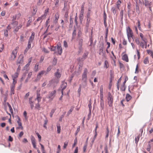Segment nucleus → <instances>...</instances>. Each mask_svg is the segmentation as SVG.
Here are the masks:
<instances>
[{"label":"nucleus","instance_id":"24","mask_svg":"<svg viewBox=\"0 0 153 153\" xmlns=\"http://www.w3.org/2000/svg\"><path fill=\"white\" fill-rule=\"evenodd\" d=\"M136 12L137 13L139 14L140 13V11L139 7L138 5V3H136Z\"/></svg>","mask_w":153,"mask_h":153},{"label":"nucleus","instance_id":"64","mask_svg":"<svg viewBox=\"0 0 153 153\" xmlns=\"http://www.w3.org/2000/svg\"><path fill=\"white\" fill-rule=\"evenodd\" d=\"M34 37L30 36L29 39L28 41L32 42L34 39Z\"/></svg>","mask_w":153,"mask_h":153},{"label":"nucleus","instance_id":"43","mask_svg":"<svg viewBox=\"0 0 153 153\" xmlns=\"http://www.w3.org/2000/svg\"><path fill=\"white\" fill-rule=\"evenodd\" d=\"M57 132L58 134H59L60 132V125H57Z\"/></svg>","mask_w":153,"mask_h":153},{"label":"nucleus","instance_id":"17","mask_svg":"<svg viewBox=\"0 0 153 153\" xmlns=\"http://www.w3.org/2000/svg\"><path fill=\"white\" fill-rule=\"evenodd\" d=\"M23 57L22 55H20L19 56L18 59L17 60V62L19 64H21L23 62Z\"/></svg>","mask_w":153,"mask_h":153},{"label":"nucleus","instance_id":"62","mask_svg":"<svg viewBox=\"0 0 153 153\" xmlns=\"http://www.w3.org/2000/svg\"><path fill=\"white\" fill-rule=\"evenodd\" d=\"M42 0H38V1L37 3V4L39 6L42 4Z\"/></svg>","mask_w":153,"mask_h":153},{"label":"nucleus","instance_id":"30","mask_svg":"<svg viewBox=\"0 0 153 153\" xmlns=\"http://www.w3.org/2000/svg\"><path fill=\"white\" fill-rule=\"evenodd\" d=\"M7 105L9 107L10 111V112L11 114H12L13 113V109H12V108L11 107V105L8 102H7Z\"/></svg>","mask_w":153,"mask_h":153},{"label":"nucleus","instance_id":"37","mask_svg":"<svg viewBox=\"0 0 153 153\" xmlns=\"http://www.w3.org/2000/svg\"><path fill=\"white\" fill-rule=\"evenodd\" d=\"M74 107H71L70 110L68 111L67 115L68 116L71 113L72 111L73 110Z\"/></svg>","mask_w":153,"mask_h":153},{"label":"nucleus","instance_id":"52","mask_svg":"<svg viewBox=\"0 0 153 153\" xmlns=\"http://www.w3.org/2000/svg\"><path fill=\"white\" fill-rule=\"evenodd\" d=\"M81 88L82 86L80 84L79 85V87L78 90V92L79 94V95H80V92L81 91Z\"/></svg>","mask_w":153,"mask_h":153},{"label":"nucleus","instance_id":"27","mask_svg":"<svg viewBox=\"0 0 153 153\" xmlns=\"http://www.w3.org/2000/svg\"><path fill=\"white\" fill-rule=\"evenodd\" d=\"M131 98V97L129 94H126V99L127 101H128Z\"/></svg>","mask_w":153,"mask_h":153},{"label":"nucleus","instance_id":"60","mask_svg":"<svg viewBox=\"0 0 153 153\" xmlns=\"http://www.w3.org/2000/svg\"><path fill=\"white\" fill-rule=\"evenodd\" d=\"M24 134V132L23 131H21L20 132L18 135V138L21 137H22Z\"/></svg>","mask_w":153,"mask_h":153},{"label":"nucleus","instance_id":"61","mask_svg":"<svg viewBox=\"0 0 153 153\" xmlns=\"http://www.w3.org/2000/svg\"><path fill=\"white\" fill-rule=\"evenodd\" d=\"M31 42H32L29 41L28 42L27 47L28 48V49L30 48L31 47Z\"/></svg>","mask_w":153,"mask_h":153},{"label":"nucleus","instance_id":"50","mask_svg":"<svg viewBox=\"0 0 153 153\" xmlns=\"http://www.w3.org/2000/svg\"><path fill=\"white\" fill-rule=\"evenodd\" d=\"M59 0H55V5L56 7H57L59 6Z\"/></svg>","mask_w":153,"mask_h":153},{"label":"nucleus","instance_id":"23","mask_svg":"<svg viewBox=\"0 0 153 153\" xmlns=\"http://www.w3.org/2000/svg\"><path fill=\"white\" fill-rule=\"evenodd\" d=\"M145 5L146 6H150L151 5V2L145 0Z\"/></svg>","mask_w":153,"mask_h":153},{"label":"nucleus","instance_id":"36","mask_svg":"<svg viewBox=\"0 0 153 153\" xmlns=\"http://www.w3.org/2000/svg\"><path fill=\"white\" fill-rule=\"evenodd\" d=\"M120 15L121 17V20H123V10H121L120 12Z\"/></svg>","mask_w":153,"mask_h":153},{"label":"nucleus","instance_id":"29","mask_svg":"<svg viewBox=\"0 0 153 153\" xmlns=\"http://www.w3.org/2000/svg\"><path fill=\"white\" fill-rule=\"evenodd\" d=\"M109 65L108 62L107 60H105L104 62V67L107 68L109 67Z\"/></svg>","mask_w":153,"mask_h":153},{"label":"nucleus","instance_id":"38","mask_svg":"<svg viewBox=\"0 0 153 153\" xmlns=\"http://www.w3.org/2000/svg\"><path fill=\"white\" fill-rule=\"evenodd\" d=\"M140 139L139 135L135 137V143L137 144Z\"/></svg>","mask_w":153,"mask_h":153},{"label":"nucleus","instance_id":"44","mask_svg":"<svg viewBox=\"0 0 153 153\" xmlns=\"http://www.w3.org/2000/svg\"><path fill=\"white\" fill-rule=\"evenodd\" d=\"M144 63L146 64L149 63L148 57H146L144 60Z\"/></svg>","mask_w":153,"mask_h":153},{"label":"nucleus","instance_id":"32","mask_svg":"<svg viewBox=\"0 0 153 153\" xmlns=\"http://www.w3.org/2000/svg\"><path fill=\"white\" fill-rule=\"evenodd\" d=\"M76 34V31L75 28H74L73 30V32L72 34V39H73L74 38Z\"/></svg>","mask_w":153,"mask_h":153},{"label":"nucleus","instance_id":"57","mask_svg":"<svg viewBox=\"0 0 153 153\" xmlns=\"http://www.w3.org/2000/svg\"><path fill=\"white\" fill-rule=\"evenodd\" d=\"M24 38V36L23 34H22L20 36V40L21 41L23 42L24 41L23 39Z\"/></svg>","mask_w":153,"mask_h":153},{"label":"nucleus","instance_id":"18","mask_svg":"<svg viewBox=\"0 0 153 153\" xmlns=\"http://www.w3.org/2000/svg\"><path fill=\"white\" fill-rule=\"evenodd\" d=\"M55 19L54 20V22L55 24H56L57 23V21L58 19L59 18V15L58 13H56L55 15Z\"/></svg>","mask_w":153,"mask_h":153},{"label":"nucleus","instance_id":"13","mask_svg":"<svg viewBox=\"0 0 153 153\" xmlns=\"http://www.w3.org/2000/svg\"><path fill=\"white\" fill-rule=\"evenodd\" d=\"M32 97H31L29 98V103L30 104V108L31 110L33 109L34 105V102L32 100Z\"/></svg>","mask_w":153,"mask_h":153},{"label":"nucleus","instance_id":"53","mask_svg":"<svg viewBox=\"0 0 153 153\" xmlns=\"http://www.w3.org/2000/svg\"><path fill=\"white\" fill-rule=\"evenodd\" d=\"M32 20L30 19L29 20H28L27 22L26 26L27 27L29 26L30 25V24Z\"/></svg>","mask_w":153,"mask_h":153},{"label":"nucleus","instance_id":"51","mask_svg":"<svg viewBox=\"0 0 153 153\" xmlns=\"http://www.w3.org/2000/svg\"><path fill=\"white\" fill-rule=\"evenodd\" d=\"M48 122V120H47L46 119L45 120L44 123V124L43 126H44V128H45L46 129L47 128L46 125L47 124Z\"/></svg>","mask_w":153,"mask_h":153},{"label":"nucleus","instance_id":"11","mask_svg":"<svg viewBox=\"0 0 153 153\" xmlns=\"http://www.w3.org/2000/svg\"><path fill=\"white\" fill-rule=\"evenodd\" d=\"M67 86V84L65 81H63L62 82V84L61 85V87L62 88L61 90V93L63 92L64 90L66 88Z\"/></svg>","mask_w":153,"mask_h":153},{"label":"nucleus","instance_id":"41","mask_svg":"<svg viewBox=\"0 0 153 153\" xmlns=\"http://www.w3.org/2000/svg\"><path fill=\"white\" fill-rule=\"evenodd\" d=\"M131 10H131V9H128V17H130L131 15Z\"/></svg>","mask_w":153,"mask_h":153},{"label":"nucleus","instance_id":"4","mask_svg":"<svg viewBox=\"0 0 153 153\" xmlns=\"http://www.w3.org/2000/svg\"><path fill=\"white\" fill-rule=\"evenodd\" d=\"M88 54V52L87 51H85L82 58L79 57L78 58L77 60L78 61L79 63L81 61H83L87 57Z\"/></svg>","mask_w":153,"mask_h":153},{"label":"nucleus","instance_id":"48","mask_svg":"<svg viewBox=\"0 0 153 153\" xmlns=\"http://www.w3.org/2000/svg\"><path fill=\"white\" fill-rule=\"evenodd\" d=\"M57 48V46H56L55 47L52 46V47L50 48L49 49H50L51 51H55Z\"/></svg>","mask_w":153,"mask_h":153},{"label":"nucleus","instance_id":"1","mask_svg":"<svg viewBox=\"0 0 153 153\" xmlns=\"http://www.w3.org/2000/svg\"><path fill=\"white\" fill-rule=\"evenodd\" d=\"M107 100L109 106L110 107H112L113 106L114 98L110 92H108Z\"/></svg>","mask_w":153,"mask_h":153},{"label":"nucleus","instance_id":"20","mask_svg":"<svg viewBox=\"0 0 153 153\" xmlns=\"http://www.w3.org/2000/svg\"><path fill=\"white\" fill-rule=\"evenodd\" d=\"M122 59L123 60L125 61L126 62H128V59L127 54H125L122 57Z\"/></svg>","mask_w":153,"mask_h":153},{"label":"nucleus","instance_id":"63","mask_svg":"<svg viewBox=\"0 0 153 153\" xmlns=\"http://www.w3.org/2000/svg\"><path fill=\"white\" fill-rule=\"evenodd\" d=\"M135 41L136 44L138 45L140 44V41L138 38H136L135 39Z\"/></svg>","mask_w":153,"mask_h":153},{"label":"nucleus","instance_id":"10","mask_svg":"<svg viewBox=\"0 0 153 153\" xmlns=\"http://www.w3.org/2000/svg\"><path fill=\"white\" fill-rule=\"evenodd\" d=\"M16 81L14 82V79H13V83L11 84V86H10V92H11V94H13L14 93V88H15V84L16 83Z\"/></svg>","mask_w":153,"mask_h":153},{"label":"nucleus","instance_id":"12","mask_svg":"<svg viewBox=\"0 0 153 153\" xmlns=\"http://www.w3.org/2000/svg\"><path fill=\"white\" fill-rule=\"evenodd\" d=\"M31 140L33 148L35 149H37L36 145L35 139L34 137L32 135H31Z\"/></svg>","mask_w":153,"mask_h":153},{"label":"nucleus","instance_id":"5","mask_svg":"<svg viewBox=\"0 0 153 153\" xmlns=\"http://www.w3.org/2000/svg\"><path fill=\"white\" fill-rule=\"evenodd\" d=\"M56 93V91L54 90L53 91L49 92L48 95V98L50 100H52L55 96Z\"/></svg>","mask_w":153,"mask_h":153},{"label":"nucleus","instance_id":"46","mask_svg":"<svg viewBox=\"0 0 153 153\" xmlns=\"http://www.w3.org/2000/svg\"><path fill=\"white\" fill-rule=\"evenodd\" d=\"M36 135H37V136H38V138L39 139V142H40L41 141V136L39 134V133H38L37 132H36Z\"/></svg>","mask_w":153,"mask_h":153},{"label":"nucleus","instance_id":"35","mask_svg":"<svg viewBox=\"0 0 153 153\" xmlns=\"http://www.w3.org/2000/svg\"><path fill=\"white\" fill-rule=\"evenodd\" d=\"M56 108H53L51 110V112L50 113V116L51 117H52L53 114L56 111Z\"/></svg>","mask_w":153,"mask_h":153},{"label":"nucleus","instance_id":"6","mask_svg":"<svg viewBox=\"0 0 153 153\" xmlns=\"http://www.w3.org/2000/svg\"><path fill=\"white\" fill-rule=\"evenodd\" d=\"M88 72V70L86 68L84 69L82 75V79L85 82H86L87 80V74Z\"/></svg>","mask_w":153,"mask_h":153},{"label":"nucleus","instance_id":"45","mask_svg":"<svg viewBox=\"0 0 153 153\" xmlns=\"http://www.w3.org/2000/svg\"><path fill=\"white\" fill-rule=\"evenodd\" d=\"M45 15H42L40 17H38L36 20V21L38 22L39 21L41 20V21H42V20L43 19V18L45 16Z\"/></svg>","mask_w":153,"mask_h":153},{"label":"nucleus","instance_id":"7","mask_svg":"<svg viewBox=\"0 0 153 153\" xmlns=\"http://www.w3.org/2000/svg\"><path fill=\"white\" fill-rule=\"evenodd\" d=\"M19 47H17L16 48V49L14 50L13 52L12 53H11L10 56V59L11 60H13L14 59L16 58V55H17V49Z\"/></svg>","mask_w":153,"mask_h":153},{"label":"nucleus","instance_id":"28","mask_svg":"<svg viewBox=\"0 0 153 153\" xmlns=\"http://www.w3.org/2000/svg\"><path fill=\"white\" fill-rule=\"evenodd\" d=\"M35 108L38 110H39L40 109V105L39 104V102L36 103L35 106Z\"/></svg>","mask_w":153,"mask_h":153},{"label":"nucleus","instance_id":"2","mask_svg":"<svg viewBox=\"0 0 153 153\" xmlns=\"http://www.w3.org/2000/svg\"><path fill=\"white\" fill-rule=\"evenodd\" d=\"M126 30L129 42H130V40L129 39L131 37L133 39V32L131 29L129 27H127Z\"/></svg>","mask_w":153,"mask_h":153},{"label":"nucleus","instance_id":"49","mask_svg":"<svg viewBox=\"0 0 153 153\" xmlns=\"http://www.w3.org/2000/svg\"><path fill=\"white\" fill-rule=\"evenodd\" d=\"M111 10L112 11L113 13L115 15L116 13V8L115 7H112L111 8Z\"/></svg>","mask_w":153,"mask_h":153},{"label":"nucleus","instance_id":"47","mask_svg":"<svg viewBox=\"0 0 153 153\" xmlns=\"http://www.w3.org/2000/svg\"><path fill=\"white\" fill-rule=\"evenodd\" d=\"M103 17L104 19V20H106L107 15L105 10L103 12Z\"/></svg>","mask_w":153,"mask_h":153},{"label":"nucleus","instance_id":"19","mask_svg":"<svg viewBox=\"0 0 153 153\" xmlns=\"http://www.w3.org/2000/svg\"><path fill=\"white\" fill-rule=\"evenodd\" d=\"M45 72V71H41L37 74V78L39 79L41 78L42 75Z\"/></svg>","mask_w":153,"mask_h":153},{"label":"nucleus","instance_id":"42","mask_svg":"<svg viewBox=\"0 0 153 153\" xmlns=\"http://www.w3.org/2000/svg\"><path fill=\"white\" fill-rule=\"evenodd\" d=\"M39 65L38 64L36 63L34 67V70L36 72L37 71H38Z\"/></svg>","mask_w":153,"mask_h":153},{"label":"nucleus","instance_id":"14","mask_svg":"<svg viewBox=\"0 0 153 153\" xmlns=\"http://www.w3.org/2000/svg\"><path fill=\"white\" fill-rule=\"evenodd\" d=\"M90 21V18L88 16H87V20L86 22V23L85 27H86V32H87L88 31V28L89 26V23Z\"/></svg>","mask_w":153,"mask_h":153},{"label":"nucleus","instance_id":"9","mask_svg":"<svg viewBox=\"0 0 153 153\" xmlns=\"http://www.w3.org/2000/svg\"><path fill=\"white\" fill-rule=\"evenodd\" d=\"M103 97H100V105L101 106L100 110L101 111L104 109V101L103 100Z\"/></svg>","mask_w":153,"mask_h":153},{"label":"nucleus","instance_id":"34","mask_svg":"<svg viewBox=\"0 0 153 153\" xmlns=\"http://www.w3.org/2000/svg\"><path fill=\"white\" fill-rule=\"evenodd\" d=\"M140 37L141 38V39L143 41H144L147 40V39L146 38L143 37V35L142 33H140Z\"/></svg>","mask_w":153,"mask_h":153},{"label":"nucleus","instance_id":"21","mask_svg":"<svg viewBox=\"0 0 153 153\" xmlns=\"http://www.w3.org/2000/svg\"><path fill=\"white\" fill-rule=\"evenodd\" d=\"M92 31H91V36H90V40L89 42L90 44L89 45V46H92L93 43V39L92 37Z\"/></svg>","mask_w":153,"mask_h":153},{"label":"nucleus","instance_id":"39","mask_svg":"<svg viewBox=\"0 0 153 153\" xmlns=\"http://www.w3.org/2000/svg\"><path fill=\"white\" fill-rule=\"evenodd\" d=\"M103 47L102 46L100 49L99 53V54L101 55V54H102V53H103V54H104V53H103Z\"/></svg>","mask_w":153,"mask_h":153},{"label":"nucleus","instance_id":"8","mask_svg":"<svg viewBox=\"0 0 153 153\" xmlns=\"http://www.w3.org/2000/svg\"><path fill=\"white\" fill-rule=\"evenodd\" d=\"M57 48L58 50V52L59 54L61 55L62 53V49L61 44L60 43H57Z\"/></svg>","mask_w":153,"mask_h":153},{"label":"nucleus","instance_id":"3","mask_svg":"<svg viewBox=\"0 0 153 153\" xmlns=\"http://www.w3.org/2000/svg\"><path fill=\"white\" fill-rule=\"evenodd\" d=\"M77 40L78 41V48L79 49L78 52L79 53L81 52L82 49V45L83 39L82 38H77Z\"/></svg>","mask_w":153,"mask_h":153},{"label":"nucleus","instance_id":"26","mask_svg":"<svg viewBox=\"0 0 153 153\" xmlns=\"http://www.w3.org/2000/svg\"><path fill=\"white\" fill-rule=\"evenodd\" d=\"M41 97L40 96V94H38L37 95H36V98L35 99V100H37L38 102H39L41 100Z\"/></svg>","mask_w":153,"mask_h":153},{"label":"nucleus","instance_id":"59","mask_svg":"<svg viewBox=\"0 0 153 153\" xmlns=\"http://www.w3.org/2000/svg\"><path fill=\"white\" fill-rule=\"evenodd\" d=\"M42 51H43L44 53H48L49 52V51H48V50L45 48H43Z\"/></svg>","mask_w":153,"mask_h":153},{"label":"nucleus","instance_id":"25","mask_svg":"<svg viewBox=\"0 0 153 153\" xmlns=\"http://www.w3.org/2000/svg\"><path fill=\"white\" fill-rule=\"evenodd\" d=\"M100 97H103V86L102 85H101L100 87Z\"/></svg>","mask_w":153,"mask_h":153},{"label":"nucleus","instance_id":"58","mask_svg":"<svg viewBox=\"0 0 153 153\" xmlns=\"http://www.w3.org/2000/svg\"><path fill=\"white\" fill-rule=\"evenodd\" d=\"M18 22L17 21H13V22L11 23L12 25H18Z\"/></svg>","mask_w":153,"mask_h":153},{"label":"nucleus","instance_id":"31","mask_svg":"<svg viewBox=\"0 0 153 153\" xmlns=\"http://www.w3.org/2000/svg\"><path fill=\"white\" fill-rule=\"evenodd\" d=\"M126 86L125 84H123L120 87V90L122 91H124L126 89Z\"/></svg>","mask_w":153,"mask_h":153},{"label":"nucleus","instance_id":"16","mask_svg":"<svg viewBox=\"0 0 153 153\" xmlns=\"http://www.w3.org/2000/svg\"><path fill=\"white\" fill-rule=\"evenodd\" d=\"M59 69H58L56 70V71L54 73L55 76L57 79L60 78L61 76V74L59 72Z\"/></svg>","mask_w":153,"mask_h":153},{"label":"nucleus","instance_id":"56","mask_svg":"<svg viewBox=\"0 0 153 153\" xmlns=\"http://www.w3.org/2000/svg\"><path fill=\"white\" fill-rule=\"evenodd\" d=\"M140 22L139 20H137V27L139 28V29L140 30L141 29V27L140 26Z\"/></svg>","mask_w":153,"mask_h":153},{"label":"nucleus","instance_id":"54","mask_svg":"<svg viewBox=\"0 0 153 153\" xmlns=\"http://www.w3.org/2000/svg\"><path fill=\"white\" fill-rule=\"evenodd\" d=\"M82 34V32L80 30H79L78 33V38H80Z\"/></svg>","mask_w":153,"mask_h":153},{"label":"nucleus","instance_id":"33","mask_svg":"<svg viewBox=\"0 0 153 153\" xmlns=\"http://www.w3.org/2000/svg\"><path fill=\"white\" fill-rule=\"evenodd\" d=\"M22 25H20L19 26L17 27L14 29V31L16 32H17L19 29L22 27Z\"/></svg>","mask_w":153,"mask_h":153},{"label":"nucleus","instance_id":"55","mask_svg":"<svg viewBox=\"0 0 153 153\" xmlns=\"http://www.w3.org/2000/svg\"><path fill=\"white\" fill-rule=\"evenodd\" d=\"M80 126H78V127L77 128V130L76 131L75 133V135H76L77 134V133L80 131Z\"/></svg>","mask_w":153,"mask_h":153},{"label":"nucleus","instance_id":"40","mask_svg":"<svg viewBox=\"0 0 153 153\" xmlns=\"http://www.w3.org/2000/svg\"><path fill=\"white\" fill-rule=\"evenodd\" d=\"M57 62V59L56 58L54 57V58L53 61V64L54 65H55Z\"/></svg>","mask_w":153,"mask_h":153},{"label":"nucleus","instance_id":"15","mask_svg":"<svg viewBox=\"0 0 153 153\" xmlns=\"http://www.w3.org/2000/svg\"><path fill=\"white\" fill-rule=\"evenodd\" d=\"M50 82L51 84L55 85L58 83L59 80L58 79L54 78L51 80Z\"/></svg>","mask_w":153,"mask_h":153},{"label":"nucleus","instance_id":"22","mask_svg":"<svg viewBox=\"0 0 153 153\" xmlns=\"http://www.w3.org/2000/svg\"><path fill=\"white\" fill-rule=\"evenodd\" d=\"M50 26V25H48V27H47V28L46 30L45 31V32L44 33L43 35H44V37H43V39H45L48 36V34H46V33L48 32V29L49 28V27Z\"/></svg>","mask_w":153,"mask_h":153}]
</instances>
